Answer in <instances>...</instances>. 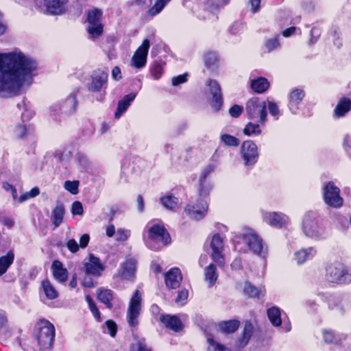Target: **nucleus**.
<instances>
[{"instance_id": "obj_1", "label": "nucleus", "mask_w": 351, "mask_h": 351, "mask_svg": "<svg viewBox=\"0 0 351 351\" xmlns=\"http://www.w3.org/2000/svg\"><path fill=\"white\" fill-rule=\"evenodd\" d=\"M37 67L35 60L19 49L0 53V97L16 95L29 86Z\"/></svg>"}, {"instance_id": "obj_2", "label": "nucleus", "mask_w": 351, "mask_h": 351, "mask_svg": "<svg viewBox=\"0 0 351 351\" xmlns=\"http://www.w3.org/2000/svg\"><path fill=\"white\" fill-rule=\"evenodd\" d=\"M143 238L147 246L153 250H160L171 241L170 236L163 226L149 221L145 226Z\"/></svg>"}, {"instance_id": "obj_3", "label": "nucleus", "mask_w": 351, "mask_h": 351, "mask_svg": "<svg viewBox=\"0 0 351 351\" xmlns=\"http://www.w3.org/2000/svg\"><path fill=\"white\" fill-rule=\"evenodd\" d=\"M302 230L306 237L316 241L324 240L328 236L319 214L315 211L310 210L304 215Z\"/></svg>"}, {"instance_id": "obj_4", "label": "nucleus", "mask_w": 351, "mask_h": 351, "mask_svg": "<svg viewBox=\"0 0 351 351\" xmlns=\"http://www.w3.org/2000/svg\"><path fill=\"white\" fill-rule=\"evenodd\" d=\"M34 337L41 351L49 350L55 337V327L47 319H40L37 323Z\"/></svg>"}, {"instance_id": "obj_5", "label": "nucleus", "mask_w": 351, "mask_h": 351, "mask_svg": "<svg viewBox=\"0 0 351 351\" xmlns=\"http://www.w3.org/2000/svg\"><path fill=\"white\" fill-rule=\"evenodd\" d=\"M326 278L328 282L332 283H350L351 267H346L339 262L331 263L326 267Z\"/></svg>"}, {"instance_id": "obj_6", "label": "nucleus", "mask_w": 351, "mask_h": 351, "mask_svg": "<svg viewBox=\"0 0 351 351\" xmlns=\"http://www.w3.org/2000/svg\"><path fill=\"white\" fill-rule=\"evenodd\" d=\"M239 237L243 239L250 250L254 254L265 258L267 256V247L265 245L262 238L253 230L246 229Z\"/></svg>"}, {"instance_id": "obj_7", "label": "nucleus", "mask_w": 351, "mask_h": 351, "mask_svg": "<svg viewBox=\"0 0 351 351\" xmlns=\"http://www.w3.org/2000/svg\"><path fill=\"white\" fill-rule=\"evenodd\" d=\"M267 105L257 97L250 99L246 104V112L250 119L264 125L267 121Z\"/></svg>"}, {"instance_id": "obj_8", "label": "nucleus", "mask_w": 351, "mask_h": 351, "mask_svg": "<svg viewBox=\"0 0 351 351\" xmlns=\"http://www.w3.org/2000/svg\"><path fill=\"white\" fill-rule=\"evenodd\" d=\"M77 107L76 95L75 93H71L64 99L51 105L49 110L53 115L60 114L67 117L75 114Z\"/></svg>"}, {"instance_id": "obj_9", "label": "nucleus", "mask_w": 351, "mask_h": 351, "mask_svg": "<svg viewBox=\"0 0 351 351\" xmlns=\"http://www.w3.org/2000/svg\"><path fill=\"white\" fill-rule=\"evenodd\" d=\"M324 202L329 206L338 208L342 206L343 199L340 195V189L332 181L326 182L323 187Z\"/></svg>"}, {"instance_id": "obj_10", "label": "nucleus", "mask_w": 351, "mask_h": 351, "mask_svg": "<svg viewBox=\"0 0 351 351\" xmlns=\"http://www.w3.org/2000/svg\"><path fill=\"white\" fill-rule=\"evenodd\" d=\"M142 301V293L138 290H136L130 300L127 311V320L132 327L138 324V318L141 312Z\"/></svg>"}, {"instance_id": "obj_11", "label": "nucleus", "mask_w": 351, "mask_h": 351, "mask_svg": "<svg viewBox=\"0 0 351 351\" xmlns=\"http://www.w3.org/2000/svg\"><path fill=\"white\" fill-rule=\"evenodd\" d=\"M261 216L264 223L278 229L286 228L291 223L289 217L281 212L263 210Z\"/></svg>"}, {"instance_id": "obj_12", "label": "nucleus", "mask_w": 351, "mask_h": 351, "mask_svg": "<svg viewBox=\"0 0 351 351\" xmlns=\"http://www.w3.org/2000/svg\"><path fill=\"white\" fill-rule=\"evenodd\" d=\"M101 11L97 8H93L88 12V26L87 31L93 38L99 36L103 32V25L101 23Z\"/></svg>"}, {"instance_id": "obj_13", "label": "nucleus", "mask_w": 351, "mask_h": 351, "mask_svg": "<svg viewBox=\"0 0 351 351\" xmlns=\"http://www.w3.org/2000/svg\"><path fill=\"white\" fill-rule=\"evenodd\" d=\"M108 78V71L97 69L93 72L90 82L86 84L87 89L90 92H99L107 86Z\"/></svg>"}, {"instance_id": "obj_14", "label": "nucleus", "mask_w": 351, "mask_h": 351, "mask_svg": "<svg viewBox=\"0 0 351 351\" xmlns=\"http://www.w3.org/2000/svg\"><path fill=\"white\" fill-rule=\"evenodd\" d=\"M241 154L245 166L252 167L258 161V148L252 141H245L243 143L241 147Z\"/></svg>"}, {"instance_id": "obj_15", "label": "nucleus", "mask_w": 351, "mask_h": 351, "mask_svg": "<svg viewBox=\"0 0 351 351\" xmlns=\"http://www.w3.org/2000/svg\"><path fill=\"white\" fill-rule=\"evenodd\" d=\"M208 208V204L206 199H197L195 203L187 204L184 211L191 219L200 220L206 216Z\"/></svg>"}, {"instance_id": "obj_16", "label": "nucleus", "mask_w": 351, "mask_h": 351, "mask_svg": "<svg viewBox=\"0 0 351 351\" xmlns=\"http://www.w3.org/2000/svg\"><path fill=\"white\" fill-rule=\"evenodd\" d=\"M206 85L208 88V91L212 95V108L216 111L219 110L223 104V97L219 83L216 80L209 79L206 82Z\"/></svg>"}, {"instance_id": "obj_17", "label": "nucleus", "mask_w": 351, "mask_h": 351, "mask_svg": "<svg viewBox=\"0 0 351 351\" xmlns=\"http://www.w3.org/2000/svg\"><path fill=\"white\" fill-rule=\"evenodd\" d=\"M137 261L132 256L126 257L125 261L121 264L119 269V276L122 280H133L135 278Z\"/></svg>"}, {"instance_id": "obj_18", "label": "nucleus", "mask_w": 351, "mask_h": 351, "mask_svg": "<svg viewBox=\"0 0 351 351\" xmlns=\"http://www.w3.org/2000/svg\"><path fill=\"white\" fill-rule=\"evenodd\" d=\"M212 249L211 258L219 267L224 265V257L222 254L223 250V243L219 234H217L213 237L210 242Z\"/></svg>"}, {"instance_id": "obj_19", "label": "nucleus", "mask_w": 351, "mask_h": 351, "mask_svg": "<svg viewBox=\"0 0 351 351\" xmlns=\"http://www.w3.org/2000/svg\"><path fill=\"white\" fill-rule=\"evenodd\" d=\"M149 47V40L145 39L132 58L131 62L133 66L140 69L145 65Z\"/></svg>"}, {"instance_id": "obj_20", "label": "nucleus", "mask_w": 351, "mask_h": 351, "mask_svg": "<svg viewBox=\"0 0 351 351\" xmlns=\"http://www.w3.org/2000/svg\"><path fill=\"white\" fill-rule=\"evenodd\" d=\"M84 269L86 274L99 276L104 270L105 267L101 263L99 258L90 254L88 261L84 264Z\"/></svg>"}, {"instance_id": "obj_21", "label": "nucleus", "mask_w": 351, "mask_h": 351, "mask_svg": "<svg viewBox=\"0 0 351 351\" xmlns=\"http://www.w3.org/2000/svg\"><path fill=\"white\" fill-rule=\"evenodd\" d=\"M182 280V274L178 267L171 269L165 276V284L169 289H176L178 288Z\"/></svg>"}, {"instance_id": "obj_22", "label": "nucleus", "mask_w": 351, "mask_h": 351, "mask_svg": "<svg viewBox=\"0 0 351 351\" xmlns=\"http://www.w3.org/2000/svg\"><path fill=\"white\" fill-rule=\"evenodd\" d=\"M305 93L303 89L295 88L293 90L289 97L288 107L293 114H296L299 108V105L303 100Z\"/></svg>"}, {"instance_id": "obj_23", "label": "nucleus", "mask_w": 351, "mask_h": 351, "mask_svg": "<svg viewBox=\"0 0 351 351\" xmlns=\"http://www.w3.org/2000/svg\"><path fill=\"white\" fill-rule=\"evenodd\" d=\"M160 322L168 328L174 332H179L183 328V324L176 315H163L160 318Z\"/></svg>"}, {"instance_id": "obj_24", "label": "nucleus", "mask_w": 351, "mask_h": 351, "mask_svg": "<svg viewBox=\"0 0 351 351\" xmlns=\"http://www.w3.org/2000/svg\"><path fill=\"white\" fill-rule=\"evenodd\" d=\"M47 11L51 14H60L66 10L67 0H44Z\"/></svg>"}, {"instance_id": "obj_25", "label": "nucleus", "mask_w": 351, "mask_h": 351, "mask_svg": "<svg viewBox=\"0 0 351 351\" xmlns=\"http://www.w3.org/2000/svg\"><path fill=\"white\" fill-rule=\"evenodd\" d=\"M136 96V93H132L125 95L118 103L117 111L114 114L116 119H119L121 116L128 110L131 103L134 100Z\"/></svg>"}, {"instance_id": "obj_26", "label": "nucleus", "mask_w": 351, "mask_h": 351, "mask_svg": "<svg viewBox=\"0 0 351 351\" xmlns=\"http://www.w3.org/2000/svg\"><path fill=\"white\" fill-rule=\"evenodd\" d=\"M218 272L215 264L211 263L206 267L204 270V278L206 282L208 283V287H212L215 285L218 279Z\"/></svg>"}, {"instance_id": "obj_27", "label": "nucleus", "mask_w": 351, "mask_h": 351, "mask_svg": "<svg viewBox=\"0 0 351 351\" xmlns=\"http://www.w3.org/2000/svg\"><path fill=\"white\" fill-rule=\"evenodd\" d=\"M53 275L56 280L60 282H64L68 278L67 270L62 267V263L59 261H54L52 263Z\"/></svg>"}, {"instance_id": "obj_28", "label": "nucleus", "mask_w": 351, "mask_h": 351, "mask_svg": "<svg viewBox=\"0 0 351 351\" xmlns=\"http://www.w3.org/2000/svg\"><path fill=\"white\" fill-rule=\"evenodd\" d=\"M316 252V250L313 247L302 249L295 253V260L298 264H302L305 261L313 258Z\"/></svg>"}, {"instance_id": "obj_29", "label": "nucleus", "mask_w": 351, "mask_h": 351, "mask_svg": "<svg viewBox=\"0 0 351 351\" xmlns=\"http://www.w3.org/2000/svg\"><path fill=\"white\" fill-rule=\"evenodd\" d=\"M65 213L64 207L62 204L58 203L52 210L51 220L55 228H58L62 223Z\"/></svg>"}, {"instance_id": "obj_30", "label": "nucleus", "mask_w": 351, "mask_h": 351, "mask_svg": "<svg viewBox=\"0 0 351 351\" xmlns=\"http://www.w3.org/2000/svg\"><path fill=\"white\" fill-rule=\"evenodd\" d=\"M41 290L46 298L49 300H54L58 296V292L56 291L51 282L48 280H45L42 282Z\"/></svg>"}, {"instance_id": "obj_31", "label": "nucleus", "mask_w": 351, "mask_h": 351, "mask_svg": "<svg viewBox=\"0 0 351 351\" xmlns=\"http://www.w3.org/2000/svg\"><path fill=\"white\" fill-rule=\"evenodd\" d=\"M219 58L216 52L207 51L204 55V62L205 66L210 70H215L217 67Z\"/></svg>"}, {"instance_id": "obj_32", "label": "nucleus", "mask_w": 351, "mask_h": 351, "mask_svg": "<svg viewBox=\"0 0 351 351\" xmlns=\"http://www.w3.org/2000/svg\"><path fill=\"white\" fill-rule=\"evenodd\" d=\"M97 298L100 302L105 304L109 309L112 308L111 300L113 298V293L111 290L101 288L97 290Z\"/></svg>"}, {"instance_id": "obj_33", "label": "nucleus", "mask_w": 351, "mask_h": 351, "mask_svg": "<svg viewBox=\"0 0 351 351\" xmlns=\"http://www.w3.org/2000/svg\"><path fill=\"white\" fill-rule=\"evenodd\" d=\"M268 318L274 326H280L282 323L281 313L279 308L272 306L267 309Z\"/></svg>"}, {"instance_id": "obj_34", "label": "nucleus", "mask_w": 351, "mask_h": 351, "mask_svg": "<svg viewBox=\"0 0 351 351\" xmlns=\"http://www.w3.org/2000/svg\"><path fill=\"white\" fill-rule=\"evenodd\" d=\"M14 258V254L12 251H10L6 255L0 258V276L4 274L9 267L12 264Z\"/></svg>"}, {"instance_id": "obj_35", "label": "nucleus", "mask_w": 351, "mask_h": 351, "mask_svg": "<svg viewBox=\"0 0 351 351\" xmlns=\"http://www.w3.org/2000/svg\"><path fill=\"white\" fill-rule=\"evenodd\" d=\"M269 86V83L265 77H258L251 81V87L256 93H262Z\"/></svg>"}, {"instance_id": "obj_36", "label": "nucleus", "mask_w": 351, "mask_h": 351, "mask_svg": "<svg viewBox=\"0 0 351 351\" xmlns=\"http://www.w3.org/2000/svg\"><path fill=\"white\" fill-rule=\"evenodd\" d=\"M171 0H156L154 4L148 10L147 14L150 16L159 14Z\"/></svg>"}, {"instance_id": "obj_37", "label": "nucleus", "mask_w": 351, "mask_h": 351, "mask_svg": "<svg viewBox=\"0 0 351 351\" xmlns=\"http://www.w3.org/2000/svg\"><path fill=\"white\" fill-rule=\"evenodd\" d=\"M351 108V99L343 98L337 104L335 112L337 117H342Z\"/></svg>"}, {"instance_id": "obj_38", "label": "nucleus", "mask_w": 351, "mask_h": 351, "mask_svg": "<svg viewBox=\"0 0 351 351\" xmlns=\"http://www.w3.org/2000/svg\"><path fill=\"white\" fill-rule=\"evenodd\" d=\"M160 202L164 207L167 209L173 210L178 206V198L176 197L168 195L160 198Z\"/></svg>"}, {"instance_id": "obj_39", "label": "nucleus", "mask_w": 351, "mask_h": 351, "mask_svg": "<svg viewBox=\"0 0 351 351\" xmlns=\"http://www.w3.org/2000/svg\"><path fill=\"white\" fill-rule=\"evenodd\" d=\"M261 289L256 288L253 286L250 282H245L243 287V293L250 298L258 297L261 293Z\"/></svg>"}, {"instance_id": "obj_40", "label": "nucleus", "mask_w": 351, "mask_h": 351, "mask_svg": "<svg viewBox=\"0 0 351 351\" xmlns=\"http://www.w3.org/2000/svg\"><path fill=\"white\" fill-rule=\"evenodd\" d=\"M239 326V322L237 320L224 322L220 324V328L225 332L230 333L236 331Z\"/></svg>"}, {"instance_id": "obj_41", "label": "nucleus", "mask_w": 351, "mask_h": 351, "mask_svg": "<svg viewBox=\"0 0 351 351\" xmlns=\"http://www.w3.org/2000/svg\"><path fill=\"white\" fill-rule=\"evenodd\" d=\"M208 351H231V350L224 345L215 341L211 337H208Z\"/></svg>"}, {"instance_id": "obj_42", "label": "nucleus", "mask_w": 351, "mask_h": 351, "mask_svg": "<svg viewBox=\"0 0 351 351\" xmlns=\"http://www.w3.org/2000/svg\"><path fill=\"white\" fill-rule=\"evenodd\" d=\"M165 62L156 61L154 63L151 69V73L155 80H159L162 75Z\"/></svg>"}, {"instance_id": "obj_43", "label": "nucleus", "mask_w": 351, "mask_h": 351, "mask_svg": "<svg viewBox=\"0 0 351 351\" xmlns=\"http://www.w3.org/2000/svg\"><path fill=\"white\" fill-rule=\"evenodd\" d=\"M199 199H206L207 196L209 195L210 191L212 189V185L207 181L199 182Z\"/></svg>"}, {"instance_id": "obj_44", "label": "nucleus", "mask_w": 351, "mask_h": 351, "mask_svg": "<svg viewBox=\"0 0 351 351\" xmlns=\"http://www.w3.org/2000/svg\"><path fill=\"white\" fill-rule=\"evenodd\" d=\"M220 141L224 145L230 147H237L239 145V140L234 136L222 134L220 136Z\"/></svg>"}, {"instance_id": "obj_45", "label": "nucleus", "mask_w": 351, "mask_h": 351, "mask_svg": "<svg viewBox=\"0 0 351 351\" xmlns=\"http://www.w3.org/2000/svg\"><path fill=\"white\" fill-rule=\"evenodd\" d=\"M259 123L258 122L256 123H253L252 122H250L248 123L244 130H243V133L247 135V136H251V135H258V134H260L261 132V130L260 129V125H259Z\"/></svg>"}, {"instance_id": "obj_46", "label": "nucleus", "mask_w": 351, "mask_h": 351, "mask_svg": "<svg viewBox=\"0 0 351 351\" xmlns=\"http://www.w3.org/2000/svg\"><path fill=\"white\" fill-rule=\"evenodd\" d=\"M14 134L17 138H25L29 134V129L23 123L15 126Z\"/></svg>"}, {"instance_id": "obj_47", "label": "nucleus", "mask_w": 351, "mask_h": 351, "mask_svg": "<svg viewBox=\"0 0 351 351\" xmlns=\"http://www.w3.org/2000/svg\"><path fill=\"white\" fill-rule=\"evenodd\" d=\"M117 326L116 323L111 319L106 321L105 326L103 327V332L114 337L117 334Z\"/></svg>"}, {"instance_id": "obj_48", "label": "nucleus", "mask_w": 351, "mask_h": 351, "mask_svg": "<svg viewBox=\"0 0 351 351\" xmlns=\"http://www.w3.org/2000/svg\"><path fill=\"white\" fill-rule=\"evenodd\" d=\"M229 3V0H208L207 6L211 11L218 10Z\"/></svg>"}, {"instance_id": "obj_49", "label": "nucleus", "mask_w": 351, "mask_h": 351, "mask_svg": "<svg viewBox=\"0 0 351 351\" xmlns=\"http://www.w3.org/2000/svg\"><path fill=\"white\" fill-rule=\"evenodd\" d=\"M131 235L130 230L125 228H118L116 232V240L117 241H125Z\"/></svg>"}, {"instance_id": "obj_50", "label": "nucleus", "mask_w": 351, "mask_h": 351, "mask_svg": "<svg viewBox=\"0 0 351 351\" xmlns=\"http://www.w3.org/2000/svg\"><path fill=\"white\" fill-rule=\"evenodd\" d=\"M265 45L268 51H271L278 49L280 46L279 43V36H276L274 38L267 40Z\"/></svg>"}, {"instance_id": "obj_51", "label": "nucleus", "mask_w": 351, "mask_h": 351, "mask_svg": "<svg viewBox=\"0 0 351 351\" xmlns=\"http://www.w3.org/2000/svg\"><path fill=\"white\" fill-rule=\"evenodd\" d=\"M64 186L71 194L75 195L78 193L79 182L67 180L64 182Z\"/></svg>"}, {"instance_id": "obj_52", "label": "nucleus", "mask_w": 351, "mask_h": 351, "mask_svg": "<svg viewBox=\"0 0 351 351\" xmlns=\"http://www.w3.org/2000/svg\"><path fill=\"white\" fill-rule=\"evenodd\" d=\"M215 166L213 164L206 165L202 170L199 178V182L206 181L208 176L214 171Z\"/></svg>"}, {"instance_id": "obj_53", "label": "nucleus", "mask_w": 351, "mask_h": 351, "mask_svg": "<svg viewBox=\"0 0 351 351\" xmlns=\"http://www.w3.org/2000/svg\"><path fill=\"white\" fill-rule=\"evenodd\" d=\"M187 77H188V73H185L182 75H178V76H176V77H173L172 79H171V84L173 86H178L182 84H184L185 82H186L187 81Z\"/></svg>"}, {"instance_id": "obj_54", "label": "nucleus", "mask_w": 351, "mask_h": 351, "mask_svg": "<svg viewBox=\"0 0 351 351\" xmlns=\"http://www.w3.org/2000/svg\"><path fill=\"white\" fill-rule=\"evenodd\" d=\"M189 292L186 289H182L179 291L178 297L176 299V302L180 305H184L186 302Z\"/></svg>"}, {"instance_id": "obj_55", "label": "nucleus", "mask_w": 351, "mask_h": 351, "mask_svg": "<svg viewBox=\"0 0 351 351\" xmlns=\"http://www.w3.org/2000/svg\"><path fill=\"white\" fill-rule=\"evenodd\" d=\"M323 337L326 343H332L337 341V337L332 330H324Z\"/></svg>"}, {"instance_id": "obj_56", "label": "nucleus", "mask_w": 351, "mask_h": 351, "mask_svg": "<svg viewBox=\"0 0 351 351\" xmlns=\"http://www.w3.org/2000/svg\"><path fill=\"white\" fill-rule=\"evenodd\" d=\"M131 351H152V350L145 342L138 341L132 346Z\"/></svg>"}, {"instance_id": "obj_57", "label": "nucleus", "mask_w": 351, "mask_h": 351, "mask_svg": "<svg viewBox=\"0 0 351 351\" xmlns=\"http://www.w3.org/2000/svg\"><path fill=\"white\" fill-rule=\"evenodd\" d=\"M267 107H268L269 113L273 117H276V119H278V116L280 114L278 106L273 101H268Z\"/></svg>"}, {"instance_id": "obj_58", "label": "nucleus", "mask_w": 351, "mask_h": 351, "mask_svg": "<svg viewBox=\"0 0 351 351\" xmlns=\"http://www.w3.org/2000/svg\"><path fill=\"white\" fill-rule=\"evenodd\" d=\"M66 246L71 253H76L80 247L77 241L74 239H69L66 243Z\"/></svg>"}, {"instance_id": "obj_59", "label": "nucleus", "mask_w": 351, "mask_h": 351, "mask_svg": "<svg viewBox=\"0 0 351 351\" xmlns=\"http://www.w3.org/2000/svg\"><path fill=\"white\" fill-rule=\"evenodd\" d=\"M84 210L82 204L80 202L75 201L73 203L71 207V213L73 215H82L83 214Z\"/></svg>"}, {"instance_id": "obj_60", "label": "nucleus", "mask_w": 351, "mask_h": 351, "mask_svg": "<svg viewBox=\"0 0 351 351\" xmlns=\"http://www.w3.org/2000/svg\"><path fill=\"white\" fill-rule=\"evenodd\" d=\"M343 145L346 152L351 156V135L345 136Z\"/></svg>"}, {"instance_id": "obj_61", "label": "nucleus", "mask_w": 351, "mask_h": 351, "mask_svg": "<svg viewBox=\"0 0 351 351\" xmlns=\"http://www.w3.org/2000/svg\"><path fill=\"white\" fill-rule=\"evenodd\" d=\"M242 107L239 105H234L229 110L230 114L234 118L238 117L242 112Z\"/></svg>"}, {"instance_id": "obj_62", "label": "nucleus", "mask_w": 351, "mask_h": 351, "mask_svg": "<svg viewBox=\"0 0 351 351\" xmlns=\"http://www.w3.org/2000/svg\"><path fill=\"white\" fill-rule=\"evenodd\" d=\"M90 311H91L94 317L98 321L101 322V317L99 311L96 306L95 304H91V305L88 306Z\"/></svg>"}, {"instance_id": "obj_63", "label": "nucleus", "mask_w": 351, "mask_h": 351, "mask_svg": "<svg viewBox=\"0 0 351 351\" xmlns=\"http://www.w3.org/2000/svg\"><path fill=\"white\" fill-rule=\"evenodd\" d=\"M90 241V236L88 234H84L80 239V246L81 248H86Z\"/></svg>"}, {"instance_id": "obj_64", "label": "nucleus", "mask_w": 351, "mask_h": 351, "mask_svg": "<svg viewBox=\"0 0 351 351\" xmlns=\"http://www.w3.org/2000/svg\"><path fill=\"white\" fill-rule=\"evenodd\" d=\"M321 34V32L318 28L313 27L311 31V43H314L317 41V38Z\"/></svg>"}]
</instances>
